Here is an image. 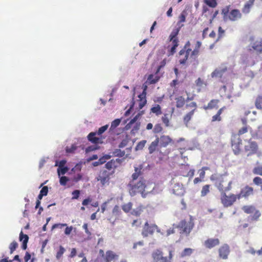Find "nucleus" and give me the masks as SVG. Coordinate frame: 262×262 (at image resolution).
Instances as JSON below:
<instances>
[{
	"label": "nucleus",
	"instance_id": "nucleus-1",
	"mask_svg": "<svg viewBox=\"0 0 262 262\" xmlns=\"http://www.w3.org/2000/svg\"><path fill=\"white\" fill-rule=\"evenodd\" d=\"M210 180L214 182L215 186L221 193H226L231 189L232 181L228 180L226 174H213L211 176Z\"/></svg>",
	"mask_w": 262,
	"mask_h": 262
},
{
	"label": "nucleus",
	"instance_id": "nucleus-2",
	"mask_svg": "<svg viewBox=\"0 0 262 262\" xmlns=\"http://www.w3.org/2000/svg\"><path fill=\"white\" fill-rule=\"evenodd\" d=\"M132 186L129 190V193L131 195H135L137 193H140L143 198L148 193L151 192L155 187V184L153 183L146 184V181L141 179L137 184H130Z\"/></svg>",
	"mask_w": 262,
	"mask_h": 262
},
{
	"label": "nucleus",
	"instance_id": "nucleus-3",
	"mask_svg": "<svg viewBox=\"0 0 262 262\" xmlns=\"http://www.w3.org/2000/svg\"><path fill=\"white\" fill-rule=\"evenodd\" d=\"M193 226L194 223L191 218H190V221L188 222L185 220L181 221L177 226V227L180 229L181 233H185L188 235L190 233Z\"/></svg>",
	"mask_w": 262,
	"mask_h": 262
},
{
	"label": "nucleus",
	"instance_id": "nucleus-4",
	"mask_svg": "<svg viewBox=\"0 0 262 262\" xmlns=\"http://www.w3.org/2000/svg\"><path fill=\"white\" fill-rule=\"evenodd\" d=\"M108 125L106 124L100 127L97 132H91L88 136L89 140L93 143H98L101 142V139L96 137V135H101L108 128Z\"/></svg>",
	"mask_w": 262,
	"mask_h": 262
},
{
	"label": "nucleus",
	"instance_id": "nucleus-5",
	"mask_svg": "<svg viewBox=\"0 0 262 262\" xmlns=\"http://www.w3.org/2000/svg\"><path fill=\"white\" fill-rule=\"evenodd\" d=\"M237 199L236 195L233 194L227 195L226 193H221V200L224 207L231 206Z\"/></svg>",
	"mask_w": 262,
	"mask_h": 262
},
{
	"label": "nucleus",
	"instance_id": "nucleus-6",
	"mask_svg": "<svg viewBox=\"0 0 262 262\" xmlns=\"http://www.w3.org/2000/svg\"><path fill=\"white\" fill-rule=\"evenodd\" d=\"M110 172L106 170H102L100 172L98 176L96 178L97 181H100L102 186L108 185Z\"/></svg>",
	"mask_w": 262,
	"mask_h": 262
},
{
	"label": "nucleus",
	"instance_id": "nucleus-7",
	"mask_svg": "<svg viewBox=\"0 0 262 262\" xmlns=\"http://www.w3.org/2000/svg\"><path fill=\"white\" fill-rule=\"evenodd\" d=\"M156 230H157L158 232H160V230L158 229L157 225L155 224H151L149 225L148 222H146L143 227L142 233L143 236L146 237L149 234H152Z\"/></svg>",
	"mask_w": 262,
	"mask_h": 262
},
{
	"label": "nucleus",
	"instance_id": "nucleus-8",
	"mask_svg": "<svg viewBox=\"0 0 262 262\" xmlns=\"http://www.w3.org/2000/svg\"><path fill=\"white\" fill-rule=\"evenodd\" d=\"M242 140L238 136H234L232 139V146L234 153L238 155L240 151Z\"/></svg>",
	"mask_w": 262,
	"mask_h": 262
},
{
	"label": "nucleus",
	"instance_id": "nucleus-9",
	"mask_svg": "<svg viewBox=\"0 0 262 262\" xmlns=\"http://www.w3.org/2000/svg\"><path fill=\"white\" fill-rule=\"evenodd\" d=\"M219 256L223 259H227L230 253L229 246L226 244H224L219 249Z\"/></svg>",
	"mask_w": 262,
	"mask_h": 262
},
{
	"label": "nucleus",
	"instance_id": "nucleus-10",
	"mask_svg": "<svg viewBox=\"0 0 262 262\" xmlns=\"http://www.w3.org/2000/svg\"><path fill=\"white\" fill-rule=\"evenodd\" d=\"M220 244V241L218 238H208L204 242V246L209 249H211Z\"/></svg>",
	"mask_w": 262,
	"mask_h": 262
},
{
	"label": "nucleus",
	"instance_id": "nucleus-11",
	"mask_svg": "<svg viewBox=\"0 0 262 262\" xmlns=\"http://www.w3.org/2000/svg\"><path fill=\"white\" fill-rule=\"evenodd\" d=\"M242 14L240 11L237 9L232 10L228 14V20L231 21H236L241 18Z\"/></svg>",
	"mask_w": 262,
	"mask_h": 262
},
{
	"label": "nucleus",
	"instance_id": "nucleus-12",
	"mask_svg": "<svg viewBox=\"0 0 262 262\" xmlns=\"http://www.w3.org/2000/svg\"><path fill=\"white\" fill-rule=\"evenodd\" d=\"M226 67H220L215 69L211 74V77L212 78H221L223 74L226 71Z\"/></svg>",
	"mask_w": 262,
	"mask_h": 262
},
{
	"label": "nucleus",
	"instance_id": "nucleus-13",
	"mask_svg": "<svg viewBox=\"0 0 262 262\" xmlns=\"http://www.w3.org/2000/svg\"><path fill=\"white\" fill-rule=\"evenodd\" d=\"M252 49L257 53L262 52V39L259 38L254 42L251 46Z\"/></svg>",
	"mask_w": 262,
	"mask_h": 262
},
{
	"label": "nucleus",
	"instance_id": "nucleus-14",
	"mask_svg": "<svg viewBox=\"0 0 262 262\" xmlns=\"http://www.w3.org/2000/svg\"><path fill=\"white\" fill-rule=\"evenodd\" d=\"M173 193L177 195H182L184 193V189L182 185L176 183L173 187Z\"/></svg>",
	"mask_w": 262,
	"mask_h": 262
},
{
	"label": "nucleus",
	"instance_id": "nucleus-15",
	"mask_svg": "<svg viewBox=\"0 0 262 262\" xmlns=\"http://www.w3.org/2000/svg\"><path fill=\"white\" fill-rule=\"evenodd\" d=\"M159 142L161 146L163 147H166L167 146L168 144L171 141V138L168 136L165 135H163L161 136V137L159 138Z\"/></svg>",
	"mask_w": 262,
	"mask_h": 262
},
{
	"label": "nucleus",
	"instance_id": "nucleus-16",
	"mask_svg": "<svg viewBox=\"0 0 262 262\" xmlns=\"http://www.w3.org/2000/svg\"><path fill=\"white\" fill-rule=\"evenodd\" d=\"M257 144L254 141H250L248 143V145H245L246 150H250L252 153H254L257 149Z\"/></svg>",
	"mask_w": 262,
	"mask_h": 262
},
{
	"label": "nucleus",
	"instance_id": "nucleus-17",
	"mask_svg": "<svg viewBox=\"0 0 262 262\" xmlns=\"http://www.w3.org/2000/svg\"><path fill=\"white\" fill-rule=\"evenodd\" d=\"M29 237L27 234H24L22 231H21L19 234V240L23 241L22 249L26 250L27 248V243L28 242Z\"/></svg>",
	"mask_w": 262,
	"mask_h": 262
},
{
	"label": "nucleus",
	"instance_id": "nucleus-18",
	"mask_svg": "<svg viewBox=\"0 0 262 262\" xmlns=\"http://www.w3.org/2000/svg\"><path fill=\"white\" fill-rule=\"evenodd\" d=\"M152 257L154 262L159 261L163 257L162 252L160 250H156L153 252Z\"/></svg>",
	"mask_w": 262,
	"mask_h": 262
},
{
	"label": "nucleus",
	"instance_id": "nucleus-19",
	"mask_svg": "<svg viewBox=\"0 0 262 262\" xmlns=\"http://www.w3.org/2000/svg\"><path fill=\"white\" fill-rule=\"evenodd\" d=\"M159 142V139L158 137H157L156 140L152 141L148 147L149 153L150 154H152L156 149L158 145Z\"/></svg>",
	"mask_w": 262,
	"mask_h": 262
},
{
	"label": "nucleus",
	"instance_id": "nucleus-20",
	"mask_svg": "<svg viewBox=\"0 0 262 262\" xmlns=\"http://www.w3.org/2000/svg\"><path fill=\"white\" fill-rule=\"evenodd\" d=\"M241 191L244 197L246 198L253 194V189L252 187L247 186L243 188Z\"/></svg>",
	"mask_w": 262,
	"mask_h": 262
},
{
	"label": "nucleus",
	"instance_id": "nucleus-21",
	"mask_svg": "<svg viewBox=\"0 0 262 262\" xmlns=\"http://www.w3.org/2000/svg\"><path fill=\"white\" fill-rule=\"evenodd\" d=\"M252 136L254 139L262 140V124L258 126L255 133L252 134Z\"/></svg>",
	"mask_w": 262,
	"mask_h": 262
},
{
	"label": "nucleus",
	"instance_id": "nucleus-22",
	"mask_svg": "<svg viewBox=\"0 0 262 262\" xmlns=\"http://www.w3.org/2000/svg\"><path fill=\"white\" fill-rule=\"evenodd\" d=\"M254 0H249L245 5L243 9V12L244 13L247 14L250 12V9L251 6L253 5Z\"/></svg>",
	"mask_w": 262,
	"mask_h": 262
},
{
	"label": "nucleus",
	"instance_id": "nucleus-23",
	"mask_svg": "<svg viewBox=\"0 0 262 262\" xmlns=\"http://www.w3.org/2000/svg\"><path fill=\"white\" fill-rule=\"evenodd\" d=\"M176 106L178 108L182 107L185 104V99L182 96H179L176 98Z\"/></svg>",
	"mask_w": 262,
	"mask_h": 262
},
{
	"label": "nucleus",
	"instance_id": "nucleus-24",
	"mask_svg": "<svg viewBox=\"0 0 262 262\" xmlns=\"http://www.w3.org/2000/svg\"><path fill=\"white\" fill-rule=\"evenodd\" d=\"M195 109L190 111L188 113H187L185 117H184V122L186 126H188V123L189 121L191 120L192 116L194 114Z\"/></svg>",
	"mask_w": 262,
	"mask_h": 262
},
{
	"label": "nucleus",
	"instance_id": "nucleus-25",
	"mask_svg": "<svg viewBox=\"0 0 262 262\" xmlns=\"http://www.w3.org/2000/svg\"><path fill=\"white\" fill-rule=\"evenodd\" d=\"M242 210L246 213L249 214L253 213L254 211H255V208L254 206L252 205H246L242 207Z\"/></svg>",
	"mask_w": 262,
	"mask_h": 262
},
{
	"label": "nucleus",
	"instance_id": "nucleus-26",
	"mask_svg": "<svg viewBox=\"0 0 262 262\" xmlns=\"http://www.w3.org/2000/svg\"><path fill=\"white\" fill-rule=\"evenodd\" d=\"M219 102V100L216 99L212 100L207 106H204V108L205 110L212 109L217 105Z\"/></svg>",
	"mask_w": 262,
	"mask_h": 262
},
{
	"label": "nucleus",
	"instance_id": "nucleus-27",
	"mask_svg": "<svg viewBox=\"0 0 262 262\" xmlns=\"http://www.w3.org/2000/svg\"><path fill=\"white\" fill-rule=\"evenodd\" d=\"M115 254L111 251H108L106 252V262H111L115 258Z\"/></svg>",
	"mask_w": 262,
	"mask_h": 262
},
{
	"label": "nucleus",
	"instance_id": "nucleus-28",
	"mask_svg": "<svg viewBox=\"0 0 262 262\" xmlns=\"http://www.w3.org/2000/svg\"><path fill=\"white\" fill-rule=\"evenodd\" d=\"M113 155L114 156L122 157L125 155V151L124 150H121L120 149H116L113 152Z\"/></svg>",
	"mask_w": 262,
	"mask_h": 262
},
{
	"label": "nucleus",
	"instance_id": "nucleus-29",
	"mask_svg": "<svg viewBox=\"0 0 262 262\" xmlns=\"http://www.w3.org/2000/svg\"><path fill=\"white\" fill-rule=\"evenodd\" d=\"M141 168L135 167V172L132 174L133 180H136L141 174Z\"/></svg>",
	"mask_w": 262,
	"mask_h": 262
},
{
	"label": "nucleus",
	"instance_id": "nucleus-30",
	"mask_svg": "<svg viewBox=\"0 0 262 262\" xmlns=\"http://www.w3.org/2000/svg\"><path fill=\"white\" fill-rule=\"evenodd\" d=\"M209 185H205L202 188V189L201 190V196H206L209 192Z\"/></svg>",
	"mask_w": 262,
	"mask_h": 262
},
{
	"label": "nucleus",
	"instance_id": "nucleus-31",
	"mask_svg": "<svg viewBox=\"0 0 262 262\" xmlns=\"http://www.w3.org/2000/svg\"><path fill=\"white\" fill-rule=\"evenodd\" d=\"M142 211L143 207L142 206H140L136 208V209H133V210L132 212V214L136 216H139L140 215Z\"/></svg>",
	"mask_w": 262,
	"mask_h": 262
},
{
	"label": "nucleus",
	"instance_id": "nucleus-32",
	"mask_svg": "<svg viewBox=\"0 0 262 262\" xmlns=\"http://www.w3.org/2000/svg\"><path fill=\"white\" fill-rule=\"evenodd\" d=\"M68 170L69 168L66 166L62 167H58L57 169V173L58 176L60 177L61 174H64Z\"/></svg>",
	"mask_w": 262,
	"mask_h": 262
},
{
	"label": "nucleus",
	"instance_id": "nucleus-33",
	"mask_svg": "<svg viewBox=\"0 0 262 262\" xmlns=\"http://www.w3.org/2000/svg\"><path fill=\"white\" fill-rule=\"evenodd\" d=\"M255 104L257 109H262V96H258L256 98Z\"/></svg>",
	"mask_w": 262,
	"mask_h": 262
},
{
	"label": "nucleus",
	"instance_id": "nucleus-34",
	"mask_svg": "<svg viewBox=\"0 0 262 262\" xmlns=\"http://www.w3.org/2000/svg\"><path fill=\"white\" fill-rule=\"evenodd\" d=\"M223 109H224V107L220 108L218 111L217 114L212 117V121L221 120V118L220 115L222 114Z\"/></svg>",
	"mask_w": 262,
	"mask_h": 262
},
{
	"label": "nucleus",
	"instance_id": "nucleus-35",
	"mask_svg": "<svg viewBox=\"0 0 262 262\" xmlns=\"http://www.w3.org/2000/svg\"><path fill=\"white\" fill-rule=\"evenodd\" d=\"M146 143V140H143L141 141L137 144L136 147H135V150L136 151L139 150H142L143 148V147H144Z\"/></svg>",
	"mask_w": 262,
	"mask_h": 262
},
{
	"label": "nucleus",
	"instance_id": "nucleus-36",
	"mask_svg": "<svg viewBox=\"0 0 262 262\" xmlns=\"http://www.w3.org/2000/svg\"><path fill=\"white\" fill-rule=\"evenodd\" d=\"M65 251L66 249L62 246H60L59 251L56 253V258L60 259Z\"/></svg>",
	"mask_w": 262,
	"mask_h": 262
},
{
	"label": "nucleus",
	"instance_id": "nucleus-37",
	"mask_svg": "<svg viewBox=\"0 0 262 262\" xmlns=\"http://www.w3.org/2000/svg\"><path fill=\"white\" fill-rule=\"evenodd\" d=\"M253 172L257 175L262 176V165H259L254 168Z\"/></svg>",
	"mask_w": 262,
	"mask_h": 262
},
{
	"label": "nucleus",
	"instance_id": "nucleus-38",
	"mask_svg": "<svg viewBox=\"0 0 262 262\" xmlns=\"http://www.w3.org/2000/svg\"><path fill=\"white\" fill-rule=\"evenodd\" d=\"M204 2L209 7L214 8L217 5L216 0H204Z\"/></svg>",
	"mask_w": 262,
	"mask_h": 262
},
{
	"label": "nucleus",
	"instance_id": "nucleus-39",
	"mask_svg": "<svg viewBox=\"0 0 262 262\" xmlns=\"http://www.w3.org/2000/svg\"><path fill=\"white\" fill-rule=\"evenodd\" d=\"M115 161L112 160L111 161L108 162L105 165V168L107 169H111L113 167H116V165H115Z\"/></svg>",
	"mask_w": 262,
	"mask_h": 262
},
{
	"label": "nucleus",
	"instance_id": "nucleus-40",
	"mask_svg": "<svg viewBox=\"0 0 262 262\" xmlns=\"http://www.w3.org/2000/svg\"><path fill=\"white\" fill-rule=\"evenodd\" d=\"M151 111L157 115L160 114L161 113V107L158 104L156 106L152 107L151 108Z\"/></svg>",
	"mask_w": 262,
	"mask_h": 262
},
{
	"label": "nucleus",
	"instance_id": "nucleus-41",
	"mask_svg": "<svg viewBox=\"0 0 262 262\" xmlns=\"http://www.w3.org/2000/svg\"><path fill=\"white\" fill-rule=\"evenodd\" d=\"M18 246V244L16 242L14 241L10 244L9 246V249L10 250V254H12L13 251L16 249Z\"/></svg>",
	"mask_w": 262,
	"mask_h": 262
},
{
	"label": "nucleus",
	"instance_id": "nucleus-42",
	"mask_svg": "<svg viewBox=\"0 0 262 262\" xmlns=\"http://www.w3.org/2000/svg\"><path fill=\"white\" fill-rule=\"evenodd\" d=\"M132 204L129 202L122 206V209L125 212H128L132 208Z\"/></svg>",
	"mask_w": 262,
	"mask_h": 262
},
{
	"label": "nucleus",
	"instance_id": "nucleus-43",
	"mask_svg": "<svg viewBox=\"0 0 262 262\" xmlns=\"http://www.w3.org/2000/svg\"><path fill=\"white\" fill-rule=\"evenodd\" d=\"M60 180H59V183L61 185L65 186L67 183L68 181H69V179L68 178V177L66 176H62L59 177Z\"/></svg>",
	"mask_w": 262,
	"mask_h": 262
},
{
	"label": "nucleus",
	"instance_id": "nucleus-44",
	"mask_svg": "<svg viewBox=\"0 0 262 262\" xmlns=\"http://www.w3.org/2000/svg\"><path fill=\"white\" fill-rule=\"evenodd\" d=\"M121 122L120 119H116L114 120L111 123V128H115L117 127Z\"/></svg>",
	"mask_w": 262,
	"mask_h": 262
},
{
	"label": "nucleus",
	"instance_id": "nucleus-45",
	"mask_svg": "<svg viewBox=\"0 0 262 262\" xmlns=\"http://www.w3.org/2000/svg\"><path fill=\"white\" fill-rule=\"evenodd\" d=\"M192 251L193 250L191 248H185L182 253V256H189L191 254V253H192Z\"/></svg>",
	"mask_w": 262,
	"mask_h": 262
},
{
	"label": "nucleus",
	"instance_id": "nucleus-46",
	"mask_svg": "<svg viewBox=\"0 0 262 262\" xmlns=\"http://www.w3.org/2000/svg\"><path fill=\"white\" fill-rule=\"evenodd\" d=\"M144 114V112L142 111L140 113H139L137 115H136L133 119H132L129 123L132 125L134 123H135L137 120L138 119L139 117L142 114Z\"/></svg>",
	"mask_w": 262,
	"mask_h": 262
},
{
	"label": "nucleus",
	"instance_id": "nucleus-47",
	"mask_svg": "<svg viewBox=\"0 0 262 262\" xmlns=\"http://www.w3.org/2000/svg\"><path fill=\"white\" fill-rule=\"evenodd\" d=\"M228 9H223L222 11V14L223 15V19L226 21L228 20Z\"/></svg>",
	"mask_w": 262,
	"mask_h": 262
},
{
	"label": "nucleus",
	"instance_id": "nucleus-48",
	"mask_svg": "<svg viewBox=\"0 0 262 262\" xmlns=\"http://www.w3.org/2000/svg\"><path fill=\"white\" fill-rule=\"evenodd\" d=\"M162 130V127L159 124H157L153 129V132L155 133H159Z\"/></svg>",
	"mask_w": 262,
	"mask_h": 262
},
{
	"label": "nucleus",
	"instance_id": "nucleus-49",
	"mask_svg": "<svg viewBox=\"0 0 262 262\" xmlns=\"http://www.w3.org/2000/svg\"><path fill=\"white\" fill-rule=\"evenodd\" d=\"M180 20L179 23H184L186 20V12L183 11L179 16Z\"/></svg>",
	"mask_w": 262,
	"mask_h": 262
},
{
	"label": "nucleus",
	"instance_id": "nucleus-50",
	"mask_svg": "<svg viewBox=\"0 0 262 262\" xmlns=\"http://www.w3.org/2000/svg\"><path fill=\"white\" fill-rule=\"evenodd\" d=\"M253 182L257 185L262 184V179L260 177H257L253 179Z\"/></svg>",
	"mask_w": 262,
	"mask_h": 262
},
{
	"label": "nucleus",
	"instance_id": "nucleus-51",
	"mask_svg": "<svg viewBox=\"0 0 262 262\" xmlns=\"http://www.w3.org/2000/svg\"><path fill=\"white\" fill-rule=\"evenodd\" d=\"M172 257L171 252L169 251V258L166 257H163V258L159 261V262H171L170 259Z\"/></svg>",
	"mask_w": 262,
	"mask_h": 262
},
{
	"label": "nucleus",
	"instance_id": "nucleus-52",
	"mask_svg": "<svg viewBox=\"0 0 262 262\" xmlns=\"http://www.w3.org/2000/svg\"><path fill=\"white\" fill-rule=\"evenodd\" d=\"M48 192V187L47 186H44L40 190L39 193H40L43 196H46V195H47Z\"/></svg>",
	"mask_w": 262,
	"mask_h": 262
},
{
	"label": "nucleus",
	"instance_id": "nucleus-53",
	"mask_svg": "<svg viewBox=\"0 0 262 262\" xmlns=\"http://www.w3.org/2000/svg\"><path fill=\"white\" fill-rule=\"evenodd\" d=\"M67 225L66 224H55L53 225V226L52 227V230H53L55 228H58L61 229L63 227L67 226Z\"/></svg>",
	"mask_w": 262,
	"mask_h": 262
},
{
	"label": "nucleus",
	"instance_id": "nucleus-54",
	"mask_svg": "<svg viewBox=\"0 0 262 262\" xmlns=\"http://www.w3.org/2000/svg\"><path fill=\"white\" fill-rule=\"evenodd\" d=\"M248 132V127L247 126H244L241 129H239L238 132V134L237 136L239 137L240 135H243Z\"/></svg>",
	"mask_w": 262,
	"mask_h": 262
},
{
	"label": "nucleus",
	"instance_id": "nucleus-55",
	"mask_svg": "<svg viewBox=\"0 0 262 262\" xmlns=\"http://www.w3.org/2000/svg\"><path fill=\"white\" fill-rule=\"evenodd\" d=\"M140 123H136L135 125L134 126L132 130V133L134 134L137 132L140 128Z\"/></svg>",
	"mask_w": 262,
	"mask_h": 262
},
{
	"label": "nucleus",
	"instance_id": "nucleus-56",
	"mask_svg": "<svg viewBox=\"0 0 262 262\" xmlns=\"http://www.w3.org/2000/svg\"><path fill=\"white\" fill-rule=\"evenodd\" d=\"M80 194V191L78 190H75L72 192V194L73 196L72 197V199H77L79 198Z\"/></svg>",
	"mask_w": 262,
	"mask_h": 262
},
{
	"label": "nucleus",
	"instance_id": "nucleus-57",
	"mask_svg": "<svg viewBox=\"0 0 262 262\" xmlns=\"http://www.w3.org/2000/svg\"><path fill=\"white\" fill-rule=\"evenodd\" d=\"M77 148V147L75 145H72L71 147H67L66 148V151L67 152H74Z\"/></svg>",
	"mask_w": 262,
	"mask_h": 262
},
{
	"label": "nucleus",
	"instance_id": "nucleus-58",
	"mask_svg": "<svg viewBox=\"0 0 262 262\" xmlns=\"http://www.w3.org/2000/svg\"><path fill=\"white\" fill-rule=\"evenodd\" d=\"M98 149V146L96 145H94L88 147L86 149V152L92 151Z\"/></svg>",
	"mask_w": 262,
	"mask_h": 262
},
{
	"label": "nucleus",
	"instance_id": "nucleus-59",
	"mask_svg": "<svg viewBox=\"0 0 262 262\" xmlns=\"http://www.w3.org/2000/svg\"><path fill=\"white\" fill-rule=\"evenodd\" d=\"M139 101H140V102L139 103V109L141 110L146 104L147 101L146 99L139 100Z\"/></svg>",
	"mask_w": 262,
	"mask_h": 262
},
{
	"label": "nucleus",
	"instance_id": "nucleus-60",
	"mask_svg": "<svg viewBox=\"0 0 262 262\" xmlns=\"http://www.w3.org/2000/svg\"><path fill=\"white\" fill-rule=\"evenodd\" d=\"M128 140L127 139H123L119 145V148H123L127 144Z\"/></svg>",
	"mask_w": 262,
	"mask_h": 262
},
{
	"label": "nucleus",
	"instance_id": "nucleus-61",
	"mask_svg": "<svg viewBox=\"0 0 262 262\" xmlns=\"http://www.w3.org/2000/svg\"><path fill=\"white\" fill-rule=\"evenodd\" d=\"M261 214L258 210H256L253 216H252V219L254 220H257L259 217L260 216Z\"/></svg>",
	"mask_w": 262,
	"mask_h": 262
},
{
	"label": "nucleus",
	"instance_id": "nucleus-62",
	"mask_svg": "<svg viewBox=\"0 0 262 262\" xmlns=\"http://www.w3.org/2000/svg\"><path fill=\"white\" fill-rule=\"evenodd\" d=\"M180 31V29H177L176 32L173 31L171 34L170 35L169 37L170 38V40H172V38H174L179 33Z\"/></svg>",
	"mask_w": 262,
	"mask_h": 262
},
{
	"label": "nucleus",
	"instance_id": "nucleus-63",
	"mask_svg": "<svg viewBox=\"0 0 262 262\" xmlns=\"http://www.w3.org/2000/svg\"><path fill=\"white\" fill-rule=\"evenodd\" d=\"M163 122L166 125L168 126L169 123V119L168 118V117L167 115H165L162 118Z\"/></svg>",
	"mask_w": 262,
	"mask_h": 262
},
{
	"label": "nucleus",
	"instance_id": "nucleus-64",
	"mask_svg": "<svg viewBox=\"0 0 262 262\" xmlns=\"http://www.w3.org/2000/svg\"><path fill=\"white\" fill-rule=\"evenodd\" d=\"M73 229V227L72 226L70 227H67L66 229H65V231H64V233L66 235H69L72 230Z\"/></svg>",
	"mask_w": 262,
	"mask_h": 262
}]
</instances>
